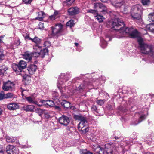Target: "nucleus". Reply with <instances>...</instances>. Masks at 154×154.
Masks as SVG:
<instances>
[{
  "label": "nucleus",
  "mask_w": 154,
  "mask_h": 154,
  "mask_svg": "<svg viewBox=\"0 0 154 154\" xmlns=\"http://www.w3.org/2000/svg\"><path fill=\"white\" fill-rule=\"evenodd\" d=\"M112 26V28L116 30V38H119L126 35H128L132 38L137 37V40L140 46L141 52L154 57V49L151 45L144 44L141 38L138 37V33L136 30L131 27L129 28L125 26L122 20L119 19L113 20Z\"/></svg>",
  "instance_id": "f257e3e1"
},
{
  "label": "nucleus",
  "mask_w": 154,
  "mask_h": 154,
  "mask_svg": "<svg viewBox=\"0 0 154 154\" xmlns=\"http://www.w3.org/2000/svg\"><path fill=\"white\" fill-rule=\"evenodd\" d=\"M117 144H112L107 143L105 145V151L103 148H101L99 146H98L95 149H97V152L99 154H106V153L107 154H119L118 152Z\"/></svg>",
  "instance_id": "f03ea898"
},
{
  "label": "nucleus",
  "mask_w": 154,
  "mask_h": 154,
  "mask_svg": "<svg viewBox=\"0 0 154 154\" xmlns=\"http://www.w3.org/2000/svg\"><path fill=\"white\" fill-rule=\"evenodd\" d=\"M77 119L80 121L78 125V129L82 134H85L89 130L86 119L85 118L81 116H78Z\"/></svg>",
  "instance_id": "7ed1b4c3"
},
{
  "label": "nucleus",
  "mask_w": 154,
  "mask_h": 154,
  "mask_svg": "<svg viewBox=\"0 0 154 154\" xmlns=\"http://www.w3.org/2000/svg\"><path fill=\"white\" fill-rule=\"evenodd\" d=\"M131 10V15L134 19L140 20L142 12L141 6L136 5L132 7Z\"/></svg>",
  "instance_id": "20e7f679"
},
{
  "label": "nucleus",
  "mask_w": 154,
  "mask_h": 154,
  "mask_svg": "<svg viewBox=\"0 0 154 154\" xmlns=\"http://www.w3.org/2000/svg\"><path fill=\"white\" fill-rule=\"evenodd\" d=\"M26 66V63L24 61L21 60L19 62L18 64H13L12 68L17 74H22V70L25 68Z\"/></svg>",
  "instance_id": "39448f33"
},
{
  "label": "nucleus",
  "mask_w": 154,
  "mask_h": 154,
  "mask_svg": "<svg viewBox=\"0 0 154 154\" xmlns=\"http://www.w3.org/2000/svg\"><path fill=\"white\" fill-rule=\"evenodd\" d=\"M33 49V54L35 57H38L39 56H41L42 57H43L46 53L48 52L47 49L44 48L42 50L41 47L40 46H34Z\"/></svg>",
  "instance_id": "423d86ee"
},
{
  "label": "nucleus",
  "mask_w": 154,
  "mask_h": 154,
  "mask_svg": "<svg viewBox=\"0 0 154 154\" xmlns=\"http://www.w3.org/2000/svg\"><path fill=\"white\" fill-rule=\"evenodd\" d=\"M14 84L10 81L4 82L2 89L5 91H12L14 90Z\"/></svg>",
  "instance_id": "0eeeda50"
},
{
  "label": "nucleus",
  "mask_w": 154,
  "mask_h": 154,
  "mask_svg": "<svg viewBox=\"0 0 154 154\" xmlns=\"http://www.w3.org/2000/svg\"><path fill=\"white\" fill-rule=\"evenodd\" d=\"M6 149L8 154H21L19 152L18 149L13 145H10L7 146Z\"/></svg>",
  "instance_id": "6e6552de"
},
{
  "label": "nucleus",
  "mask_w": 154,
  "mask_h": 154,
  "mask_svg": "<svg viewBox=\"0 0 154 154\" xmlns=\"http://www.w3.org/2000/svg\"><path fill=\"white\" fill-rule=\"evenodd\" d=\"M63 25L58 23L55 25L54 27H51L52 34L53 35H57L62 31Z\"/></svg>",
  "instance_id": "1a4fd4ad"
},
{
  "label": "nucleus",
  "mask_w": 154,
  "mask_h": 154,
  "mask_svg": "<svg viewBox=\"0 0 154 154\" xmlns=\"http://www.w3.org/2000/svg\"><path fill=\"white\" fill-rule=\"evenodd\" d=\"M63 82L62 81V79H58L57 83V86L58 88L60 89V91L61 93V95L63 97L66 98L67 97L66 95V89L64 88H61V85L63 84Z\"/></svg>",
  "instance_id": "9d476101"
},
{
  "label": "nucleus",
  "mask_w": 154,
  "mask_h": 154,
  "mask_svg": "<svg viewBox=\"0 0 154 154\" xmlns=\"http://www.w3.org/2000/svg\"><path fill=\"white\" fill-rule=\"evenodd\" d=\"M59 121L61 124L66 126L69 123V120L67 116L63 115L59 118Z\"/></svg>",
  "instance_id": "9b49d317"
},
{
  "label": "nucleus",
  "mask_w": 154,
  "mask_h": 154,
  "mask_svg": "<svg viewBox=\"0 0 154 154\" xmlns=\"http://www.w3.org/2000/svg\"><path fill=\"white\" fill-rule=\"evenodd\" d=\"M37 69V66L34 64L30 65L27 68V70L30 74H34Z\"/></svg>",
  "instance_id": "f8f14e48"
},
{
  "label": "nucleus",
  "mask_w": 154,
  "mask_h": 154,
  "mask_svg": "<svg viewBox=\"0 0 154 154\" xmlns=\"http://www.w3.org/2000/svg\"><path fill=\"white\" fill-rule=\"evenodd\" d=\"M41 102L45 106L48 107H52L54 105V102L52 100H41Z\"/></svg>",
  "instance_id": "ddd939ff"
},
{
  "label": "nucleus",
  "mask_w": 154,
  "mask_h": 154,
  "mask_svg": "<svg viewBox=\"0 0 154 154\" xmlns=\"http://www.w3.org/2000/svg\"><path fill=\"white\" fill-rule=\"evenodd\" d=\"M105 39L106 41L104 40L103 38H100V45L103 48L106 47L107 46L106 41L111 40L110 38L109 37H106Z\"/></svg>",
  "instance_id": "4468645a"
},
{
  "label": "nucleus",
  "mask_w": 154,
  "mask_h": 154,
  "mask_svg": "<svg viewBox=\"0 0 154 154\" xmlns=\"http://www.w3.org/2000/svg\"><path fill=\"white\" fill-rule=\"evenodd\" d=\"M79 8L76 7L72 8L68 10V12L70 15H74L79 13Z\"/></svg>",
  "instance_id": "2eb2a0df"
},
{
  "label": "nucleus",
  "mask_w": 154,
  "mask_h": 154,
  "mask_svg": "<svg viewBox=\"0 0 154 154\" xmlns=\"http://www.w3.org/2000/svg\"><path fill=\"white\" fill-rule=\"evenodd\" d=\"M7 108L10 110H14L18 109L19 106L16 103H12L8 105Z\"/></svg>",
  "instance_id": "dca6fc26"
},
{
  "label": "nucleus",
  "mask_w": 154,
  "mask_h": 154,
  "mask_svg": "<svg viewBox=\"0 0 154 154\" xmlns=\"http://www.w3.org/2000/svg\"><path fill=\"white\" fill-rule=\"evenodd\" d=\"M37 13L38 14V16L35 18V19L39 21L42 20L45 17V14L43 11L38 12Z\"/></svg>",
  "instance_id": "f3484780"
},
{
  "label": "nucleus",
  "mask_w": 154,
  "mask_h": 154,
  "mask_svg": "<svg viewBox=\"0 0 154 154\" xmlns=\"http://www.w3.org/2000/svg\"><path fill=\"white\" fill-rule=\"evenodd\" d=\"M23 58L26 60L29 61L32 59V55L28 52H26L23 54Z\"/></svg>",
  "instance_id": "a211bd4d"
},
{
  "label": "nucleus",
  "mask_w": 154,
  "mask_h": 154,
  "mask_svg": "<svg viewBox=\"0 0 154 154\" xmlns=\"http://www.w3.org/2000/svg\"><path fill=\"white\" fill-rule=\"evenodd\" d=\"M146 29L149 31L154 33V23H151L147 25Z\"/></svg>",
  "instance_id": "6ab92c4d"
},
{
  "label": "nucleus",
  "mask_w": 154,
  "mask_h": 154,
  "mask_svg": "<svg viewBox=\"0 0 154 154\" xmlns=\"http://www.w3.org/2000/svg\"><path fill=\"white\" fill-rule=\"evenodd\" d=\"M35 106L33 105H28L24 106V110L27 111L32 112L34 110Z\"/></svg>",
  "instance_id": "aec40b11"
},
{
  "label": "nucleus",
  "mask_w": 154,
  "mask_h": 154,
  "mask_svg": "<svg viewBox=\"0 0 154 154\" xmlns=\"http://www.w3.org/2000/svg\"><path fill=\"white\" fill-rule=\"evenodd\" d=\"M6 139L8 142L12 143L14 142L17 140V137L7 136L6 137Z\"/></svg>",
  "instance_id": "412c9836"
},
{
  "label": "nucleus",
  "mask_w": 154,
  "mask_h": 154,
  "mask_svg": "<svg viewBox=\"0 0 154 154\" xmlns=\"http://www.w3.org/2000/svg\"><path fill=\"white\" fill-rule=\"evenodd\" d=\"M31 41L36 44L35 45L39 46L38 45L41 42V40L36 36L35 37L33 38H32Z\"/></svg>",
  "instance_id": "4be33fe9"
},
{
  "label": "nucleus",
  "mask_w": 154,
  "mask_h": 154,
  "mask_svg": "<svg viewBox=\"0 0 154 154\" xmlns=\"http://www.w3.org/2000/svg\"><path fill=\"white\" fill-rule=\"evenodd\" d=\"M61 103L65 108H68L70 106V103L65 100H63Z\"/></svg>",
  "instance_id": "5701e85b"
},
{
  "label": "nucleus",
  "mask_w": 154,
  "mask_h": 154,
  "mask_svg": "<svg viewBox=\"0 0 154 154\" xmlns=\"http://www.w3.org/2000/svg\"><path fill=\"white\" fill-rule=\"evenodd\" d=\"M25 98L29 103H35L34 98L33 97H26L25 96Z\"/></svg>",
  "instance_id": "b1692460"
},
{
  "label": "nucleus",
  "mask_w": 154,
  "mask_h": 154,
  "mask_svg": "<svg viewBox=\"0 0 154 154\" xmlns=\"http://www.w3.org/2000/svg\"><path fill=\"white\" fill-rule=\"evenodd\" d=\"M7 67L4 65H0V74H3L8 69Z\"/></svg>",
  "instance_id": "393cba45"
},
{
  "label": "nucleus",
  "mask_w": 154,
  "mask_h": 154,
  "mask_svg": "<svg viewBox=\"0 0 154 154\" xmlns=\"http://www.w3.org/2000/svg\"><path fill=\"white\" fill-rule=\"evenodd\" d=\"M94 17L99 22H101L103 21L104 18L103 16L99 15L98 13L96 14V15L94 16Z\"/></svg>",
  "instance_id": "a878e982"
},
{
  "label": "nucleus",
  "mask_w": 154,
  "mask_h": 154,
  "mask_svg": "<svg viewBox=\"0 0 154 154\" xmlns=\"http://www.w3.org/2000/svg\"><path fill=\"white\" fill-rule=\"evenodd\" d=\"M45 111L44 110L40 109L37 108L35 110L36 113L38 114V115L41 117L42 116V114Z\"/></svg>",
  "instance_id": "bb28decb"
},
{
  "label": "nucleus",
  "mask_w": 154,
  "mask_h": 154,
  "mask_svg": "<svg viewBox=\"0 0 154 154\" xmlns=\"http://www.w3.org/2000/svg\"><path fill=\"white\" fill-rule=\"evenodd\" d=\"M146 117V116L145 115L143 114H142L140 115L139 118L138 119V122L137 123L134 124L135 125H136L139 123L140 122L143 120H144Z\"/></svg>",
  "instance_id": "cd10ccee"
},
{
  "label": "nucleus",
  "mask_w": 154,
  "mask_h": 154,
  "mask_svg": "<svg viewBox=\"0 0 154 154\" xmlns=\"http://www.w3.org/2000/svg\"><path fill=\"white\" fill-rule=\"evenodd\" d=\"M74 1V0H66L63 2V4L64 5L70 6Z\"/></svg>",
  "instance_id": "c85d7f7f"
},
{
  "label": "nucleus",
  "mask_w": 154,
  "mask_h": 154,
  "mask_svg": "<svg viewBox=\"0 0 154 154\" xmlns=\"http://www.w3.org/2000/svg\"><path fill=\"white\" fill-rule=\"evenodd\" d=\"M148 20L150 22L154 21V13H151L148 15Z\"/></svg>",
  "instance_id": "c756f323"
},
{
  "label": "nucleus",
  "mask_w": 154,
  "mask_h": 154,
  "mask_svg": "<svg viewBox=\"0 0 154 154\" xmlns=\"http://www.w3.org/2000/svg\"><path fill=\"white\" fill-rule=\"evenodd\" d=\"M94 7L95 8H100L105 7L104 5L101 3H96L94 5Z\"/></svg>",
  "instance_id": "7c9ffc66"
},
{
  "label": "nucleus",
  "mask_w": 154,
  "mask_h": 154,
  "mask_svg": "<svg viewBox=\"0 0 154 154\" xmlns=\"http://www.w3.org/2000/svg\"><path fill=\"white\" fill-rule=\"evenodd\" d=\"M91 109L92 111H94V112L95 115H96L97 116H99L100 115V114H99L97 112V107L96 106H92Z\"/></svg>",
  "instance_id": "2f4dec72"
},
{
  "label": "nucleus",
  "mask_w": 154,
  "mask_h": 154,
  "mask_svg": "<svg viewBox=\"0 0 154 154\" xmlns=\"http://www.w3.org/2000/svg\"><path fill=\"white\" fill-rule=\"evenodd\" d=\"M74 24L73 20H71L67 23L66 25L67 26L71 27L74 25Z\"/></svg>",
  "instance_id": "473e14b6"
},
{
  "label": "nucleus",
  "mask_w": 154,
  "mask_h": 154,
  "mask_svg": "<svg viewBox=\"0 0 154 154\" xmlns=\"http://www.w3.org/2000/svg\"><path fill=\"white\" fill-rule=\"evenodd\" d=\"M14 96V94L11 93H8L5 94V98L7 99L11 98L12 97Z\"/></svg>",
  "instance_id": "72a5a7b5"
},
{
  "label": "nucleus",
  "mask_w": 154,
  "mask_h": 154,
  "mask_svg": "<svg viewBox=\"0 0 154 154\" xmlns=\"http://www.w3.org/2000/svg\"><path fill=\"white\" fill-rule=\"evenodd\" d=\"M80 153L81 154H93L92 152L87 151L86 149L81 150Z\"/></svg>",
  "instance_id": "f704fd0d"
},
{
  "label": "nucleus",
  "mask_w": 154,
  "mask_h": 154,
  "mask_svg": "<svg viewBox=\"0 0 154 154\" xmlns=\"http://www.w3.org/2000/svg\"><path fill=\"white\" fill-rule=\"evenodd\" d=\"M124 3L123 2H118L116 3L115 6L116 7H121L122 6L124 7Z\"/></svg>",
  "instance_id": "c9c22d12"
},
{
  "label": "nucleus",
  "mask_w": 154,
  "mask_h": 154,
  "mask_svg": "<svg viewBox=\"0 0 154 154\" xmlns=\"http://www.w3.org/2000/svg\"><path fill=\"white\" fill-rule=\"evenodd\" d=\"M87 83L86 82H84L83 83L81 84L79 87V89H83L86 88L87 86Z\"/></svg>",
  "instance_id": "e433bc0d"
},
{
  "label": "nucleus",
  "mask_w": 154,
  "mask_h": 154,
  "mask_svg": "<svg viewBox=\"0 0 154 154\" xmlns=\"http://www.w3.org/2000/svg\"><path fill=\"white\" fill-rule=\"evenodd\" d=\"M58 96V94L56 91H54L52 94L53 99L54 100L56 99L57 98Z\"/></svg>",
  "instance_id": "4c0bfd02"
},
{
  "label": "nucleus",
  "mask_w": 154,
  "mask_h": 154,
  "mask_svg": "<svg viewBox=\"0 0 154 154\" xmlns=\"http://www.w3.org/2000/svg\"><path fill=\"white\" fill-rule=\"evenodd\" d=\"M142 3L144 5H148L150 2L149 0H142Z\"/></svg>",
  "instance_id": "58836bf2"
},
{
  "label": "nucleus",
  "mask_w": 154,
  "mask_h": 154,
  "mask_svg": "<svg viewBox=\"0 0 154 154\" xmlns=\"http://www.w3.org/2000/svg\"><path fill=\"white\" fill-rule=\"evenodd\" d=\"M42 115H43V116L46 119H48L50 117L48 112L45 110L44 111Z\"/></svg>",
  "instance_id": "ea45409f"
},
{
  "label": "nucleus",
  "mask_w": 154,
  "mask_h": 154,
  "mask_svg": "<svg viewBox=\"0 0 154 154\" xmlns=\"http://www.w3.org/2000/svg\"><path fill=\"white\" fill-rule=\"evenodd\" d=\"M5 94L3 91H2L0 93V100L5 98Z\"/></svg>",
  "instance_id": "a19ab883"
},
{
  "label": "nucleus",
  "mask_w": 154,
  "mask_h": 154,
  "mask_svg": "<svg viewBox=\"0 0 154 154\" xmlns=\"http://www.w3.org/2000/svg\"><path fill=\"white\" fill-rule=\"evenodd\" d=\"M4 57V54L3 53V50L0 49V60H3Z\"/></svg>",
  "instance_id": "79ce46f5"
},
{
  "label": "nucleus",
  "mask_w": 154,
  "mask_h": 154,
  "mask_svg": "<svg viewBox=\"0 0 154 154\" xmlns=\"http://www.w3.org/2000/svg\"><path fill=\"white\" fill-rule=\"evenodd\" d=\"M88 12L94 14V16L96 15V14H97V11L95 10L91 9L88 11Z\"/></svg>",
  "instance_id": "37998d69"
},
{
  "label": "nucleus",
  "mask_w": 154,
  "mask_h": 154,
  "mask_svg": "<svg viewBox=\"0 0 154 154\" xmlns=\"http://www.w3.org/2000/svg\"><path fill=\"white\" fill-rule=\"evenodd\" d=\"M97 103L99 105H102L103 104L104 101L103 100H97Z\"/></svg>",
  "instance_id": "c03bdc74"
},
{
  "label": "nucleus",
  "mask_w": 154,
  "mask_h": 154,
  "mask_svg": "<svg viewBox=\"0 0 154 154\" xmlns=\"http://www.w3.org/2000/svg\"><path fill=\"white\" fill-rule=\"evenodd\" d=\"M44 46L46 47H49L50 45V43L48 41H45L44 44Z\"/></svg>",
  "instance_id": "a18cd8bd"
},
{
  "label": "nucleus",
  "mask_w": 154,
  "mask_h": 154,
  "mask_svg": "<svg viewBox=\"0 0 154 154\" xmlns=\"http://www.w3.org/2000/svg\"><path fill=\"white\" fill-rule=\"evenodd\" d=\"M44 28V26L43 23H40L39 25L38 29H40L42 30Z\"/></svg>",
  "instance_id": "49530a36"
},
{
  "label": "nucleus",
  "mask_w": 154,
  "mask_h": 154,
  "mask_svg": "<svg viewBox=\"0 0 154 154\" xmlns=\"http://www.w3.org/2000/svg\"><path fill=\"white\" fill-rule=\"evenodd\" d=\"M24 2L26 4H30L32 0H23Z\"/></svg>",
  "instance_id": "de8ad7c7"
},
{
  "label": "nucleus",
  "mask_w": 154,
  "mask_h": 154,
  "mask_svg": "<svg viewBox=\"0 0 154 154\" xmlns=\"http://www.w3.org/2000/svg\"><path fill=\"white\" fill-rule=\"evenodd\" d=\"M56 18H57L55 17L53 15L50 16L49 17V19L51 20H54Z\"/></svg>",
  "instance_id": "09e8293b"
},
{
  "label": "nucleus",
  "mask_w": 154,
  "mask_h": 154,
  "mask_svg": "<svg viewBox=\"0 0 154 154\" xmlns=\"http://www.w3.org/2000/svg\"><path fill=\"white\" fill-rule=\"evenodd\" d=\"M41 100L40 101V102L41 103V104H39L38 102H37V101H35V103H34V104L37 105L38 106H44L43 104L41 102Z\"/></svg>",
  "instance_id": "8fccbe9b"
},
{
  "label": "nucleus",
  "mask_w": 154,
  "mask_h": 154,
  "mask_svg": "<svg viewBox=\"0 0 154 154\" xmlns=\"http://www.w3.org/2000/svg\"><path fill=\"white\" fill-rule=\"evenodd\" d=\"M25 39L26 40H32V38L30 37L28 35H27L25 37Z\"/></svg>",
  "instance_id": "3c124183"
},
{
  "label": "nucleus",
  "mask_w": 154,
  "mask_h": 154,
  "mask_svg": "<svg viewBox=\"0 0 154 154\" xmlns=\"http://www.w3.org/2000/svg\"><path fill=\"white\" fill-rule=\"evenodd\" d=\"M75 46H76L77 47V50L78 51H81V49H79V46H78V45H79V44H78V43H75Z\"/></svg>",
  "instance_id": "603ef678"
},
{
  "label": "nucleus",
  "mask_w": 154,
  "mask_h": 154,
  "mask_svg": "<svg viewBox=\"0 0 154 154\" xmlns=\"http://www.w3.org/2000/svg\"><path fill=\"white\" fill-rule=\"evenodd\" d=\"M58 12L56 11L54 12L53 15L55 17H56V18H57V17H58Z\"/></svg>",
  "instance_id": "864d4df0"
},
{
  "label": "nucleus",
  "mask_w": 154,
  "mask_h": 154,
  "mask_svg": "<svg viewBox=\"0 0 154 154\" xmlns=\"http://www.w3.org/2000/svg\"><path fill=\"white\" fill-rule=\"evenodd\" d=\"M4 35H2L0 36V43H2L3 42V41H2V39L4 38Z\"/></svg>",
  "instance_id": "5fc2aeb1"
},
{
  "label": "nucleus",
  "mask_w": 154,
  "mask_h": 154,
  "mask_svg": "<svg viewBox=\"0 0 154 154\" xmlns=\"http://www.w3.org/2000/svg\"><path fill=\"white\" fill-rule=\"evenodd\" d=\"M2 112V109L0 108V115H1Z\"/></svg>",
  "instance_id": "6e6d98bb"
},
{
  "label": "nucleus",
  "mask_w": 154,
  "mask_h": 154,
  "mask_svg": "<svg viewBox=\"0 0 154 154\" xmlns=\"http://www.w3.org/2000/svg\"><path fill=\"white\" fill-rule=\"evenodd\" d=\"M101 1L103 2H106L107 0H101Z\"/></svg>",
  "instance_id": "4d7b16f0"
},
{
  "label": "nucleus",
  "mask_w": 154,
  "mask_h": 154,
  "mask_svg": "<svg viewBox=\"0 0 154 154\" xmlns=\"http://www.w3.org/2000/svg\"><path fill=\"white\" fill-rule=\"evenodd\" d=\"M21 95H22L23 96V97H25V96H24V94H23V92H22V93H21Z\"/></svg>",
  "instance_id": "13d9d810"
},
{
  "label": "nucleus",
  "mask_w": 154,
  "mask_h": 154,
  "mask_svg": "<svg viewBox=\"0 0 154 154\" xmlns=\"http://www.w3.org/2000/svg\"><path fill=\"white\" fill-rule=\"evenodd\" d=\"M115 137V139H118V137Z\"/></svg>",
  "instance_id": "bf43d9fd"
},
{
  "label": "nucleus",
  "mask_w": 154,
  "mask_h": 154,
  "mask_svg": "<svg viewBox=\"0 0 154 154\" xmlns=\"http://www.w3.org/2000/svg\"><path fill=\"white\" fill-rule=\"evenodd\" d=\"M23 79H26V78L27 77H25V76H23Z\"/></svg>",
  "instance_id": "052dcab7"
},
{
  "label": "nucleus",
  "mask_w": 154,
  "mask_h": 154,
  "mask_svg": "<svg viewBox=\"0 0 154 154\" xmlns=\"http://www.w3.org/2000/svg\"><path fill=\"white\" fill-rule=\"evenodd\" d=\"M2 152V150L1 149H0V152Z\"/></svg>",
  "instance_id": "680f3d73"
},
{
  "label": "nucleus",
  "mask_w": 154,
  "mask_h": 154,
  "mask_svg": "<svg viewBox=\"0 0 154 154\" xmlns=\"http://www.w3.org/2000/svg\"><path fill=\"white\" fill-rule=\"evenodd\" d=\"M145 154H150V153L149 152H147Z\"/></svg>",
  "instance_id": "e2e57ef3"
},
{
  "label": "nucleus",
  "mask_w": 154,
  "mask_h": 154,
  "mask_svg": "<svg viewBox=\"0 0 154 154\" xmlns=\"http://www.w3.org/2000/svg\"><path fill=\"white\" fill-rule=\"evenodd\" d=\"M57 107L58 108H59V107Z\"/></svg>",
  "instance_id": "0e129e2a"
},
{
  "label": "nucleus",
  "mask_w": 154,
  "mask_h": 154,
  "mask_svg": "<svg viewBox=\"0 0 154 154\" xmlns=\"http://www.w3.org/2000/svg\"><path fill=\"white\" fill-rule=\"evenodd\" d=\"M128 7V6H126V7Z\"/></svg>",
  "instance_id": "69168bd1"
}]
</instances>
